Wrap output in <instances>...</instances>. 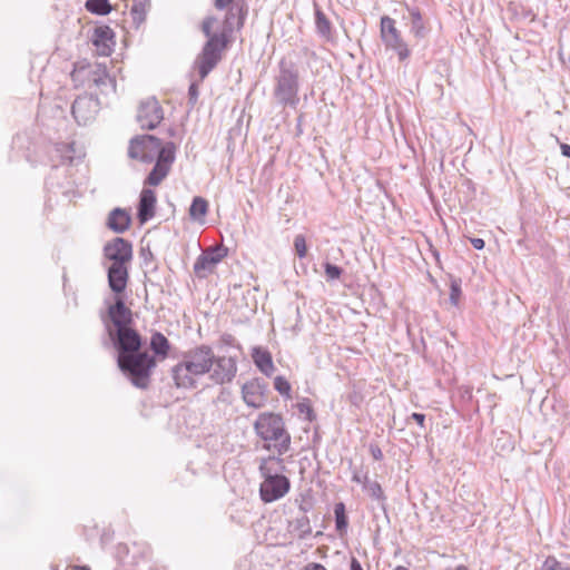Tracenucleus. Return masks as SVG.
Wrapping results in <instances>:
<instances>
[{
    "label": "nucleus",
    "mask_w": 570,
    "mask_h": 570,
    "mask_svg": "<svg viewBox=\"0 0 570 570\" xmlns=\"http://www.w3.org/2000/svg\"><path fill=\"white\" fill-rule=\"evenodd\" d=\"M274 389L285 396H291V384L284 376H276L274 379Z\"/></svg>",
    "instance_id": "nucleus-30"
},
{
    "label": "nucleus",
    "mask_w": 570,
    "mask_h": 570,
    "mask_svg": "<svg viewBox=\"0 0 570 570\" xmlns=\"http://www.w3.org/2000/svg\"><path fill=\"white\" fill-rule=\"evenodd\" d=\"M76 570H90L88 567L86 566H80V567H76L75 568Z\"/></svg>",
    "instance_id": "nucleus-48"
},
{
    "label": "nucleus",
    "mask_w": 570,
    "mask_h": 570,
    "mask_svg": "<svg viewBox=\"0 0 570 570\" xmlns=\"http://www.w3.org/2000/svg\"><path fill=\"white\" fill-rule=\"evenodd\" d=\"M189 92L193 97H196L197 95V88L195 85H191L190 88H189Z\"/></svg>",
    "instance_id": "nucleus-46"
},
{
    "label": "nucleus",
    "mask_w": 570,
    "mask_h": 570,
    "mask_svg": "<svg viewBox=\"0 0 570 570\" xmlns=\"http://www.w3.org/2000/svg\"><path fill=\"white\" fill-rule=\"evenodd\" d=\"M108 315L116 330L128 327L131 322V311L126 307L121 297H117L115 304L108 308Z\"/></svg>",
    "instance_id": "nucleus-18"
},
{
    "label": "nucleus",
    "mask_w": 570,
    "mask_h": 570,
    "mask_svg": "<svg viewBox=\"0 0 570 570\" xmlns=\"http://www.w3.org/2000/svg\"><path fill=\"white\" fill-rule=\"evenodd\" d=\"M148 139L150 140V142H157V140H158L154 136H148Z\"/></svg>",
    "instance_id": "nucleus-49"
},
{
    "label": "nucleus",
    "mask_w": 570,
    "mask_h": 570,
    "mask_svg": "<svg viewBox=\"0 0 570 570\" xmlns=\"http://www.w3.org/2000/svg\"><path fill=\"white\" fill-rule=\"evenodd\" d=\"M543 570H570V564H564L560 562L556 557H548L543 564Z\"/></svg>",
    "instance_id": "nucleus-31"
},
{
    "label": "nucleus",
    "mask_w": 570,
    "mask_h": 570,
    "mask_svg": "<svg viewBox=\"0 0 570 570\" xmlns=\"http://www.w3.org/2000/svg\"><path fill=\"white\" fill-rule=\"evenodd\" d=\"M163 118L164 112L156 98H147L140 102L137 120L141 128L154 129L161 122Z\"/></svg>",
    "instance_id": "nucleus-14"
},
{
    "label": "nucleus",
    "mask_w": 570,
    "mask_h": 570,
    "mask_svg": "<svg viewBox=\"0 0 570 570\" xmlns=\"http://www.w3.org/2000/svg\"><path fill=\"white\" fill-rule=\"evenodd\" d=\"M208 210V203L203 197H195L189 207V216L194 220L203 222Z\"/></svg>",
    "instance_id": "nucleus-25"
},
{
    "label": "nucleus",
    "mask_w": 570,
    "mask_h": 570,
    "mask_svg": "<svg viewBox=\"0 0 570 570\" xmlns=\"http://www.w3.org/2000/svg\"><path fill=\"white\" fill-rule=\"evenodd\" d=\"M471 244L475 249H483L484 240L482 238H471Z\"/></svg>",
    "instance_id": "nucleus-41"
},
{
    "label": "nucleus",
    "mask_w": 570,
    "mask_h": 570,
    "mask_svg": "<svg viewBox=\"0 0 570 570\" xmlns=\"http://www.w3.org/2000/svg\"><path fill=\"white\" fill-rule=\"evenodd\" d=\"M461 294H462V291H461L460 282L452 281L451 287H450V301L453 305L456 306L459 304Z\"/></svg>",
    "instance_id": "nucleus-34"
},
{
    "label": "nucleus",
    "mask_w": 570,
    "mask_h": 570,
    "mask_svg": "<svg viewBox=\"0 0 570 570\" xmlns=\"http://www.w3.org/2000/svg\"><path fill=\"white\" fill-rule=\"evenodd\" d=\"M291 489V482L287 476L263 479L259 487L261 499L265 503L277 501L285 497Z\"/></svg>",
    "instance_id": "nucleus-12"
},
{
    "label": "nucleus",
    "mask_w": 570,
    "mask_h": 570,
    "mask_svg": "<svg viewBox=\"0 0 570 570\" xmlns=\"http://www.w3.org/2000/svg\"><path fill=\"white\" fill-rule=\"evenodd\" d=\"M296 522H297V525L302 529L304 534H307L311 532L309 521H308L307 517L303 515L302 518L297 519Z\"/></svg>",
    "instance_id": "nucleus-38"
},
{
    "label": "nucleus",
    "mask_w": 570,
    "mask_h": 570,
    "mask_svg": "<svg viewBox=\"0 0 570 570\" xmlns=\"http://www.w3.org/2000/svg\"><path fill=\"white\" fill-rule=\"evenodd\" d=\"M334 513H335L336 530L340 533L345 532L346 528H347V517L345 514V507H344V504L343 503L335 504Z\"/></svg>",
    "instance_id": "nucleus-29"
},
{
    "label": "nucleus",
    "mask_w": 570,
    "mask_h": 570,
    "mask_svg": "<svg viewBox=\"0 0 570 570\" xmlns=\"http://www.w3.org/2000/svg\"><path fill=\"white\" fill-rule=\"evenodd\" d=\"M150 347L155 354L166 357L170 346L166 336L156 332L151 335Z\"/></svg>",
    "instance_id": "nucleus-26"
},
{
    "label": "nucleus",
    "mask_w": 570,
    "mask_h": 570,
    "mask_svg": "<svg viewBox=\"0 0 570 570\" xmlns=\"http://www.w3.org/2000/svg\"><path fill=\"white\" fill-rule=\"evenodd\" d=\"M562 149V155L570 157V145H560Z\"/></svg>",
    "instance_id": "nucleus-45"
},
{
    "label": "nucleus",
    "mask_w": 570,
    "mask_h": 570,
    "mask_svg": "<svg viewBox=\"0 0 570 570\" xmlns=\"http://www.w3.org/2000/svg\"><path fill=\"white\" fill-rule=\"evenodd\" d=\"M302 570H327L323 564L311 562L307 563Z\"/></svg>",
    "instance_id": "nucleus-39"
},
{
    "label": "nucleus",
    "mask_w": 570,
    "mask_h": 570,
    "mask_svg": "<svg viewBox=\"0 0 570 570\" xmlns=\"http://www.w3.org/2000/svg\"><path fill=\"white\" fill-rule=\"evenodd\" d=\"M228 47L229 46L220 43L217 40H206L194 63L200 80H204L218 65Z\"/></svg>",
    "instance_id": "nucleus-7"
},
{
    "label": "nucleus",
    "mask_w": 570,
    "mask_h": 570,
    "mask_svg": "<svg viewBox=\"0 0 570 570\" xmlns=\"http://www.w3.org/2000/svg\"><path fill=\"white\" fill-rule=\"evenodd\" d=\"M57 146L59 147L57 149V151L61 153L62 163H65V161L71 163L73 159L71 154L75 151L73 150L75 145L65 144V145H57Z\"/></svg>",
    "instance_id": "nucleus-37"
},
{
    "label": "nucleus",
    "mask_w": 570,
    "mask_h": 570,
    "mask_svg": "<svg viewBox=\"0 0 570 570\" xmlns=\"http://www.w3.org/2000/svg\"><path fill=\"white\" fill-rule=\"evenodd\" d=\"M85 8L98 16H106L111 12L112 7L109 0H87L85 3Z\"/></svg>",
    "instance_id": "nucleus-27"
},
{
    "label": "nucleus",
    "mask_w": 570,
    "mask_h": 570,
    "mask_svg": "<svg viewBox=\"0 0 570 570\" xmlns=\"http://www.w3.org/2000/svg\"><path fill=\"white\" fill-rule=\"evenodd\" d=\"M366 475H361L358 473H354L352 480L356 483H360L364 487Z\"/></svg>",
    "instance_id": "nucleus-42"
},
{
    "label": "nucleus",
    "mask_w": 570,
    "mask_h": 570,
    "mask_svg": "<svg viewBox=\"0 0 570 570\" xmlns=\"http://www.w3.org/2000/svg\"><path fill=\"white\" fill-rule=\"evenodd\" d=\"M297 409L301 414L306 415V419L308 421H313L315 419L314 411H313L308 400H304L303 402H299L297 404Z\"/></svg>",
    "instance_id": "nucleus-36"
},
{
    "label": "nucleus",
    "mask_w": 570,
    "mask_h": 570,
    "mask_svg": "<svg viewBox=\"0 0 570 570\" xmlns=\"http://www.w3.org/2000/svg\"><path fill=\"white\" fill-rule=\"evenodd\" d=\"M275 96L283 104H294L298 92V72L292 62H279V75L276 78Z\"/></svg>",
    "instance_id": "nucleus-6"
},
{
    "label": "nucleus",
    "mask_w": 570,
    "mask_h": 570,
    "mask_svg": "<svg viewBox=\"0 0 570 570\" xmlns=\"http://www.w3.org/2000/svg\"><path fill=\"white\" fill-rule=\"evenodd\" d=\"M108 285L115 294L125 292L129 278V265L110 264L107 268Z\"/></svg>",
    "instance_id": "nucleus-16"
},
{
    "label": "nucleus",
    "mask_w": 570,
    "mask_h": 570,
    "mask_svg": "<svg viewBox=\"0 0 570 570\" xmlns=\"http://www.w3.org/2000/svg\"><path fill=\"white\" fill-rule=\"evenodd\" d=\"M411 417H412L414 421H416V422H417V424H419L420 426H423V425H424V421H425V415H424V414L414 412V413L411 415Z\"/></svg>",
    "instance_id": "nucleus-40"
},
{
    "label": "nucleus",
    "mask_w": 570,
    "mask_h": 570,
    "mask_svg": "<svg viewBox=\"0 0 570 570\" xmlns=\"http://www.w3.org/2000/svg\"><path fill=\"white\" fill-rule=\"evenodd\" d=\"M108 333L118 351V356L138 352L141 347L140 335L129 326L115 331L108 327Z\"/></svg>",
    "instance_id": "nucleus-8"
},
{
    "label": "nucleus",
    "mask_w": 570,
    "mask_h": 570,
    "mask_svg": "<svg viewBox=\"0 0 570 570\" xmlns=\"http://www.w3.org/2000/svg\"><path fill=\"white\" fill-rule=\"evenodd\" d=\"M372 454L375 460H380L383 456L382 451L379 448L372 449Z\"/></svg>",
    "instance_id": "nucleus-44"
},
{
    "label": "nucleus",
    "mask_w": 570,
    "mask_h": 570,
    "mask_svg": "<svg viewBox=\"0 0 570 570\" xmlns=\"http://www.w3.org/2000/svg\"><path fill=\"white\" fill-rule=\"evenodd\" d=\"M364 490L376 501H384L385 499L381 484L376 481H371L368 478H365Z\"/></svg>",
    "instance_id": "nucleus-28"
},
{
    "label": "nucleus",
    "mask_w": 570,
    "mask_h": 570,
    "mask_svg": "<svg viewBox=\"0 0 570 570\" xmlns=\"http://www.w3.org/2000/svg\"><path fill=\"white\" fill-rule=\"evenodd\" d=\"M351 570H363L360 561L356 558H352L351 560Z\"/></svg>",
    "instance_id": "nucleus-43"
},
{
    "label": "nucleus",
    "mask_w": 570,
    "mask_h": 570,
    "mask_svg": "<svg viewBox=\"0 0 570 570\" xmlns=\"http://www.w3.org/2000/svg\"><path fill=\"white\" fill-rule=\"evenodd\" d=\"M381 37L387 47L394 49L397 52V56L401 60H405L410 56V50L403 42L394 19L387 16L382 17Z\"/></svg>",
    "instance_id": "nucleus-9"
},
{
    "label": "nucleus",
    "mask_w": 570,
    "mask_h": 570,
    "mask_svg": "<svg viewBox=\"0 0 570 570\" xmlns=\"http://www.w3.org/2000/svg\"><path fill=\"white\" fill-rule=\"evenodd\" d=\"M316 24L321 33L327 36L331 33V22L322 12L316 13Z\"/></svg>",
    "instance_id": "nucleus-32"
},
{
    "label": "nucleus",
    "mask_w": 570,
    "mask_h": 570,
    "mask_svg": "<svg viewBox=\"0 0 570 570\" xmlns=\"http://www.w3.org/2000/svg\"><path fill=\"white\" fill-rule=\"evenodd\" d=\"M212 364L208 374L215 384L229 383L236 376L237 364L235 358L229 356H215L213 353Z\"/></svg>",
    "instance_id": "nucleus-11"
},
{
    "label": "nucleus",
    "mask_w": 570,
    "mask_h": 570,
    "mask_svg": "<svg viewBox=\"0 0 570 570\" xmlns=\"http://www.w3.org/2000/svg\"><path fill=\"white\" fill-rule=\"evenodd\" d=\"M394 570H409L406 567L397 566Z\"/></svg>",
    "instance_id": "nucleus-50"
},
{
    "label": "nucleus",
    "mask_w": 570,
    "mask_h": 570,
    "mask_svg": "<svg viewBox=\"0 0 570 570\" xmlns=\"http://www.w3.org/2000/svg\"><path fill=\"white\" fill-rule=\"evenodd\" d=\"M324 267H325V274H326V277L328 281L337 279L342 275V272H343L342 268L336 265L326 263L324 265Z\"/></svg>",
    "instance_id": "nucleus-35"
},
{
    "label": "nucleus",
    "mask_w": 570,
    "mask_h": 570,
    "mask_svg": "<svg viewBox=\"0 0 570 570\" xmlns=\"http://www.w3.org/2000/svg\"><path fill=\"white\" fill-rule=\"evenodd\" d=\"M254 430L265 441L264 449L274 451L278 455L285 454L291 446V435L285 429V423L279 414L273 412L261 413Z\"/></svg>",
    "instance_id": "nucleus-3"
},
{
    "label": "nucleus",
    "mask_w": 570,
    "mask_h": 570,
    "mask_svg": "<svg viewBox=\"0 0 570 570\" xmlns=\"http://www.w3.org/2000/svg\"><path fill=\"white\" fill-rule=\"evenodd\" d=\"M156 196L151 189H142L138 206V218L140 223H146L154 216Z\"/></svg>",
    "instance_id": "nucleus-21"
},
{
    "label": "nucleus",
    "mask_w": 570,
    "mask_h": 570,
    "mask_svg": "<svg viewBox=\"0 0 570 570\" xmlns=\"http://www.w3.org/2000/svg\"><path fill=\"white\" fill-rule=\"evenodd\" d=\"M227 255V250L222 246L209 247L204 250L194 264L195 274L204 278L213 273L218 263Z\"/></svg>",
    "instance_id": "nucleus-13"
},
{
    "label": "nucleus",
    "mask_w": 570,
    "mask_h": 570,
    "mask_svg": "<svg viewBox=\"0 0 570 570\" xmlns=\"http://www.w3.org/2000/svg\"><path fill=\"white\" fill-rule=\"evenodd\" d=\"M245 20L246 17H243V13L238 16L236 9L216 11L215 14H209L203 20L200 29L207 39L229 46L234 32L244 27Z\"/></svg>",
    "instance_id": "nucleus-4"
},
{
    "label": "nucleus",
    "mask_w": 570,
    "mask_h": 570,
    "mask_svg": "<svg viewBox=\"0 0 570 570\" xmlns=\"http://www.w3.org/2000/svg\"><path fill=\"white\" fill-rule=\"evenodd\" d=\"M71 112L78 124L85 125L95 118L97 114V104L91 97H78L72 104Z\"/></svg>",
    "instance_id": "nucleus-15"
},
{
    "label": "nucleus",
    "mask_w": 570,
    "mask_h": 570,
    "mask_svg": "<svg viewBox=\"0 0 570 570\" xmlns=\"http://www.w3.org/2000/svg\"><path fill=\"white\" fill-rule=\"evenodd\" d=\"M117 363L121 372L130 379L131 383L140 389L148 386L151 370L156 366L155 357L148 352H141L140 350L118 356Z\"/></svg>",
    "instance_id": "nucleus-5"
},
{
    "label": "nucleus",
    "mask_w": 570,
    "mask_h": 570,
    "mask_svg": "<svg viewBox=\"0 0 570 570\" xmlns=\"http://www.w3.org/2000/svg\"><path fill=\"white\" fill-rule=\"evenodd\" d=\"M294 247H295L296 254L299 258H303L306 256L307 246H306L305 237L303 235L295 236Z\"/></svg>",
    "instance_id": "nucleus-33"
},
{
    "label": "nucleus",
    "mask_w": 570,
    "mask_h": 570,
    "mask_svg": "<svg viewBox=\"0 0 570 570\" xmlns=\"http://www.w3.org/2000/svg\"><path fill=\"white\" fill-rule=\"evenodd\" d=\"M214 8L216 11H228L235 10L238 16L243 13V17H247V6L244 0H214Z\"/></svg>",
    "instance_id": "nucleus-24"
},
{
    "label": "nucleus",
    "mask_w": 570,
    "mask_h": 570,
    "mask_svg": "<svg viewBox=\"0 0 570 570\" xmlns=\"http://www.w3.org/2000/svg\"><path fill=\"white\" fill-rule=\"evenodd\" d=\"M92 43L101 56H108L111 52L114 43V31L108 26L98 27L94 31Z\"/></svg>",
    "instance_id": "nucleus-20"
},
{
    "label": "nucleus",
    "mask_w": 570,
    "mask_h": 570,
    "mask_svg": "<svg viewBox=\"0 0 570 570\" xmlns=\"http://www.w3.org/2000/svg\"><path fill=\"white\" fill-rule=\"evenodd\" d=\"M130 215L122 208L112 209L107 219V226L115 233L121 234L129 228Z\"/></svg>",
    "instance_id": "nucleus-22"
},
{
    "label": "nucleus",
    "mask_w": 570,
    "mask_h": 570,
    "mask_svg": "<svg viewBox=\"0 0 570 570\" xmlns=\"http://www.w3.org/2000/svg\"><path fill=\"white\" fill-rule=\"evenodd\" d=\"M252 357L255 365L259 368L262 373L267 376H271L275 370L271 353L262 347H254L252 352Z\"/></svg>",
    "instance_id": "nucleus-23"
},
{
    "label": "nucleus",
    "mask_w": 570,
    "mask_h": 570,
    "mask_svg": "<svg viewBox=\"0 0 570 570\" xmlns=\"http://www.w3.org/2000/svg\"><path fill=\"white\" fill-rule=\"evenodd\" d=\"M104 257L110 264L130 265L132 259V245L129 240L116 237L104 246Z\"/></svg>",
    "instance_id": "nucleus-10"
},
{
    "label": "nucleus",
    "mask_w": 570,
    "mask_h": 570,
    "mask_svg": "<svg viewBox=\"0 0 570 570\" xmlns=\"http://www.w3.org/2000/svg\"><path fill=\"white\" fill-rule=\"evenodd\" d=\"M446 570H468V568L465 566H463V564H460V566H458L455 568H450V569H446Z\"/></svg>",
    "instance_id": "nucleus-47"
},
{
    "label": "nucleus",
    "mask_w": 570,
    "mask_h": 570,
    "mask_svg": "<svg viewBox=\"0 0 570 570\" xmlns=\"http://www.w3.org/2000/svg\"><path fill=\"white\" fill-rule=\"evenodd\" d=\"M128 157L141 164L155 163L145 184L158 186L168 175L175 160V145H129Z\"/></svg>",
    "instance_id": "nucleus-2"
},
{
    "label": "nucleus",
    "mask_w": 570,
    "mask_h": 570,
    "mask_svg": "<svg viewBox=\"0 0 570 570\" xmlns=\"http://www.w3.org/2000/svg\"><path fill=\"white\" fill-rule=\"evenodd\" d=\"M242 395L244 402L254 409L262 407L265 403L264 386L257 380L245 383Z\"/></svg>",
    "instance_id": "nucleus-17"
},
{
    "label": "nucleus",
    "mask_w": 570,
    "mask_h": 570,
    "mask_svg": "<svg viewBox=\"0 0 570 570\" xmlns=\"http://www.w3.org/2000/svg\"><path fill=\"white\" fill-rule=\"evenodd\" d=\"M212 357L213 348L208 345H199L185 352L170 371L175 386L185 390L196 389L198 380L210 371Z\"/></svg>",
    "instance_id": "nucleus-1"
},
{
    "label": "nucleus",
    "mask_w": 570,
    "mask_h": 570,
    "mask_svg": "<svg viewBox=\"0 0 570 570\" xmlns=\"http://www.w3.org/2000/svg\"><path fill=\"white\" fill-rule=\"evenodd\" d=\"M286 466L281 455H269L261 459L259 472L263 479L284 475Z\"/></svg>",
    "instance_id": "nucleus-19"
}]
</instances>
